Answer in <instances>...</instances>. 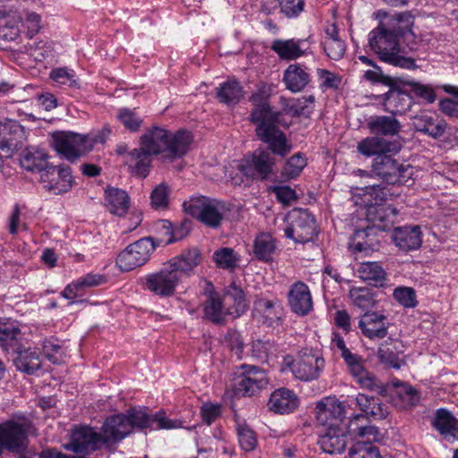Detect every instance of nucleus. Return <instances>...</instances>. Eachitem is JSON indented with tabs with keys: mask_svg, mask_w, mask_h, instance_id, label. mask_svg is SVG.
Wrapping results in <instances>:
<instances>
[{
	"mask_svg": "<svg viewBox=\"0 0 458 458\" xmlns=\"http://www.w3.org/2000/svg\"><path fill=\"white\" fill-rule=\"evenodd\" d=\"M350 458H381L379 450L369 442L356 441L349 450Z\"/></svg>",
	"mask_w": 458,
	"mask_h": 458,
	"instance_id": "nucleus-46",
	"label": "nucleus"
},
{
	"mask_svg": "<svg viewBox=\"0 0 458 458\" xmlns=\"http://www.w3.org/2000/svg\"><path fill=\"white\" fill-rule=\"evenodd\" d=\"M21 24L26 29L28 38H33L41 29V17L34 12H24L21 16Z\"/></svg>",
	"mask_w": 458,
	"mask_h": 458,
	"instance_id": "nucleus-53",
	"label": "nucleus"
},
{
	"mask_svg": "<svg viewBox=\"0 0 458 458\" xmlns=\"http://www.w3.org/2000/svg\"><path fill=\"white\" fill-rule=\"evenodd\" d=\"M420 401L418 392L410 386H403L397 391L395 404L402 409L416 405Z\"/></svg>",
	"mask_w": 458,
	"mask_h": 458,
	"instance_id": "nucleus-48",
	"label": "nucleus"
},
{
	"mask_svg": "<svg viewBox=\"0 0 458 458\" xmlns=\"http://www.w3.org/2000/svg\"><path fill=\"white\" fill-rule=\"evenodd\" d=\"M213 260L219 268L233 270L238 267L240 256L233 249L223 247L214 251Z\"/></svg>",
	"mask_w": 458,
	"mask_h": 458,
	"instance_id": "nucleus-41",
	"label": "nucleus"
},
{
	"mask_svg": "<svg viewBox=\"0 0 458 458\" xmlns=\"http://www.w3.org/2000/svg\"><path fill=\"white\" fill-rule=\"evenodd\" d=\"M325 430L318 439V445L323 452L330 454L344 452L347 443L348 427L329 428Z\"/></svg>",
	"mask_w": 458,
	"mask_h": 458,
	"instance_id": "nucleus-23",
	"label": "nucleus"
},
{
	"mask_svg": "<svg viewBox=\"0 0 458 458\" xmlns=\"http://www.w3.org/2000/svg\"><path fill=\"white\" fill-rule=\"evenodd\" d=\"M369 130L375 134L395 135L400 131V123L392 116H377L369 122Z\"/></svg>",
	"mask_w": 458,
	"mask_h": 458,
	"instance_id": "nucleus-40",
	"label": "nucleus"
},
{
	"mask_svg": "<svg viewBox=\"0 0 458 458\" xmlns=\"http://www.w3.org/2000/svg\"><path fill=\"white\" fill-rule=\"evenodd\" d=\"M237 432L241 447L246 452L254 450L258 444L255 432L245 424L238 425Z\"/></svg>",
	"mask_w": 458,
	"mask_h": 458,
	"instance_id": "nucleus-52",
	"label": "nucleus"
},
{
	"mask_svg": "<svg viewBox=\"0 0 458 458\" xmlns=\"http://www.w3.org/2000/svg\"><path fill=\"white\" fill-rule=\"evenodd\" d=\"M40 352L52 363H60L63 360L62 347L56 339L44 340L41 344Z\"/></svg>",
	"mask_w": 458,
	"mask_h": 458,
	"instance_id": "nucleus-51",
	"label": "nucleus"
},
{
	"mask_svg": "<svg viewBox=\"0 0 458 458\" xmlns=\"http://www.w3.org/2000/svg\"><path fill=\"white\" fill-rule=\"evenodd\" d=\"M445 125L444 121H437L436 114L430 111H423L413 117L414 128L433 138L442 136L445 131Z\"/></svg>",
	"mask_w": 458,
	"mask_h": 458,
	"instance_id": "nucleus-29",
	"label": "nucleus"
},
{
	"mask_svg": "<svg viewBox=\"0 0 458 458\" xmlns=\"http://www.w3.org/2000/svg\"><path fill=\"white\" fill-rule=\"evenodd\" d=\"M364 416L356 414L350 419L348 422V434L355 435L359 439L357 441L375 443L380 440L381 434L377 427L371 424L360 425V420H364Z\"/></svg>",
	"mask_w": 458,
	"mask_h": 458,
	"instance_id": "nucleus-32",
	"label": "nucleus"
},
{
	"mask_svg": "<svg viewBox=\"0 0 458 458\" xmlns=\"http://www.w3.org/2000/svg\"><path fill=\"white\" fill-rule=\"evenodd\" d=\"M355 400L357 406L363 413L364 419L370 417L374 420H383L389 413L387 405L380 402L379 398L365 394H358Z\"/></svg>",
	"mask_w": 458,
	"mask_h": 458,
	"instance_id": "nucleus-30",
	"label": "nucleus"
},
{
	"mask_svg": "<svg viewBox=\"0 0 458 458\" xmlns=\"http://www.w3.org/2000/svg\"><path fill=\"white\" fill-rule=\"evenodd\" d=\"M142 280L144 289L160 298L173 296L182 282L176 272L166 263L160 269L147 274Z\"/></svg>",
	"mask_w": 458,
	"mask_h": 458,
	"instance_id": "nucleus-12",
	"label": "nucleus"
},
{
	"mask_svg": "<svg viewBox=\"0 0 458 458\" xmlns=\"http://www.w3.org/2000/svg\"><path fill=\"white\" fill-rule=\"evenodd\" d=\"M364 203L369 206L367 210V218L372 224V226L381 231H386L396 222L398 211L391 205H384L382 202L387 199L400 196L401 191L394 188L392 191L379 185L365 187Z\"/></svg>",
	"mask_w": 458,
	"mask_h": 458,
	"instance_id": "nucleus-5",
	"label": "nucleus"
},
{
	"mask_svg": "<svg viewBox=\"0 0 458 458\" xmlns=\"http://www.w3.org/2000/svg\"><path fill=\"white\" fill-rule=\"evenodd\" d=\"M185 212L206 225L216 228L221 225L227 210L224 202L203 196L193 197L183 202Z\"/></svg>",
	"mask_w": 458,
	"mask_h": 458,
	"instance_id": "nucleus-7",
	"label": "nucleus"
},
{
	"mask_svg": "<svg viewBox=\"0 0 458 458\" xmlns=\"http://www.w3.org/2000/svg\"><path fill=\"white\" fill-rule=\"evenodd\" d=\"M284 364L293 375L302 381L317 379L325 367V360L318 350L302 349L294 359L287 357Z\"/></svg>",
	"mask_w": 458,
	"mask_h": 458,
	"instance_id": "nucleus-8",
	"label": "nucleus"
},
{
	"mask_svg": "<svg viewBox=\"0 0 458 458\" xmlns=\"http://www.w3.org/2000/svg\"><path fill=\"white\" fill-rule=\"evenodd\" d=\"M206 300L203 303L205 317L213 323H222L227 315L240 317L246 309L243 291L232 283L225 290L224 295L215 292L213 285L207 284Z\"/></svg>",
	"mask_w": 458,
	"mask_h": 458,
	"instance_id": "nucleus-4",
	"label": "nucleus"
},
{
	"mask_svg": "<svg viewBox=\"0 0 458 458\" xmlns=\"http://www.w3.org/2000/svg\"><path fill=\"white\" fill-rule=\"evenodd\" d=\"M400 148L399 141H389L378 136L367 137L357 145L358 152L367 157L372 156L377 157L388 153H396Z\"/></svg>",
	"mask_w": 458,
	"mask_h": 458,
	"instance_id": "nucleus-21",
	"label": "nucleus"
},
{
	"mask_svg": "<svg viewBox=\"0 0 458 458\" xmlns=\"http://www.w3.org/2000/svg\"><path fill=\"white\" fill-rule=\"evenodd\" d=\"M299 405V398L288 388L275 390L269 398V409L276 413L284 414L293 411Z\"/></svg>",
	"mask_w": 458,
	"mask_h": 458,
	"instance_id": "nucleus-25",
	"label": "nucleus"
},
{
	"mask_svg": "<svg viewBox=\"0 0 458 458\" xmlns=\"http://www.w3.org/2000/svg\"><path fill=\"white\" fill-rule=\"evenodd\" d=\"M202 261V255L198 249H189L183 250L179 255L169 259L166 264L176 272L182 280L183 276H190L191 273Z\"/></svg>",
	"mask_w": 458,
	"mask_h": 458,
	"instance_id": "nucleus-24",
	"label": "nucleus"
},
{
	"mask_svg": "<svg viewBox=\"0 0 458 458\" xmlns=\"http://www.w3.org/2000/svg\"><path fill=\"white\" fill-rule=\"evenodd\" d=\"M27 139L25 128L17 121L5 119L0 122V149L12 153Z\"/></svg>",
	"mask_w": 458,
	"mask_h": 458,
	"instance_id": "nucleus-18",
	"label": "nucleus"
},
{
	"mask_svg": "<svg viewBox=\"0 0 458 458\" xmlns=\"http://www.w3.org/2000/svg\"><path fill=\"white\" fill-rule=\"evenodd\" d=\"M307 165L306 158L300 153L291 157L282 170V175L286 179H294L300 175Z\"/></svg>",
	"mask_w": 458,
	"mask_h": 458,
	"instance_id": "nucleus-47",
	"label": "nucleus"
},
{
	"mask_svg": "<svg viewBox=\"0 0 458 458\" xmlns=\"http://www.w3.org/2000/svg\"><path fill=\"white\" fill-rule=\"evenodd\" d=\"M216 96L224 104L235 105L242 98L243 91L237 81H227L216 89Z\"/></svg>",
	"mask_w": 458,
	"mask_h": 458,
	"instance_id": "nucleus-39",
	"label": "nucleus"
},
{
	"mask_svg": "<svg viewBox=\"0 0 458 458\" xmlns=\"http://www.w3.org/2000/svg\"><path fill=\"white\" fill-rule=\"evenodd\" d=\"M282 13L287 18H296L303 11L305 7L304 0H277Z\"/></svg>",
	"mask_w": 458,
	"mask_h": 458,
	"instance_id": "nucleus-58",
	"label": "nucleus"
},
{
	"mask_svg": "<svg viewBox=\"0 0 458 458\" xmlns=\"http://www.w3.org/2000/svg\"><path fill=\"white\" fill-rule=\"evenodd\" d=\"M148 421L144 410L131 409L126 414L108 417L100 433L88 426L75 427L70 442L64 445V447L75 454H86L121 441L135 428H145Z\"/></svg>",
	"mask_w": 458,
	"mask_h": 458,
	"instance_id": "nucleus-1",
	"label": "nucleus"
},
{
	"mask_svg": "<svg viewBox=\"0 0 458 458\" xmlns=\"http://www.w3.org/2000/svg\"><path fill=\"white\" fill-rule=\"evenodd\" d=\"M324 50L333 60H340L345 53V44L341 38H329L324 40Z\"/></svg>",
	"mask_w": 458,
	"mask_h": 458,
	"instance_id": "nucleus-57",
	"label": "nucleus"
},
{
	"mask_svg": "<svg viewBox=\"0 0 458 458\" xmlns=\"http://www.w3.org/2000/svg\"><path fill=\"white\" fill-rule=\"evenodd\" d=\"M18 356L15 359L16 368L27 374H33L41 366V352L38 348L35 349H25L23 351H16Z\"/></svg>",
	"mask_w": 458,
	"mask_h": 458,
	"instance_id": "nucleus-36",
	"label": "nucleus"
},
{
	"mask_svg": "<svg viewBox=\"0 0 458 458\" xmlns=\"http://www.w3.org/2000/svg\"><path fill=\"white\" fill-rule=\"evenodd\" d=\"M242 372L236 382V389L242 395L252 396L268 385L269 379L264 369L246 364L242 365Z\"/></svg>",
	"mask_w": 458,
	"mask_h": 458,
	"instance_id": "nucleus-15",
	"label": "nucleus"
},
{
	"mask_svg": "<svg viewBox=\"0 0 458 458\" xmlns=\"http://www.w3.org/2000/svg\"><path fill=\"white\" fill-rule=\"evenodd\" d=\"M317 76L319 82V87L323 90L337 89L341 83V78L326 69H318Z\"/></svg>",
	"mask_w": 458,
	"mask_h": 458,
	"instance_id": "nucleus-59",
	"label": "nucleus"
},
{
	"mask_svg": "<svg viewBox=\"0 0 458 458\" xmlns=\"http://www.w3.org/2000/svg\"><path fill=\"white\" fill-rule=\"evenodd\" d=\"M411 92L416 97L420 98L428 103H433L436 99V94L433 88L429 85L422 84L417 81L409 83Z\"/></svg>",
	"mask_w": 458,
	"mask_h": 458,
	"instance_id": "nucleus-62",
	"label": "nucleus"
},
{
	"mask_svg": "<svg viewBox=\"0 0 458 458\" xmlns=\"http://www.w3.org/2000/svg\"><path fill=\"white\" fill-rule=\"evenodd\" d=\"M273 165L274 159L269 153L257 150L245 157L237 168L247 177L265 179L271 173Z\"/></svg>",
	"mask_w": 458,
	"mask_h": 458,
	"instance_id": "nucleus-16",
	"label": "nucleus"
},
{
	"mask_svg": "<svg viewBox=\"0 0 458 458\" xmlns=\"http://www.w3.org/2000/svg\"><path fill=\"white\" fill-rule=\"evenodd\" d=\"M277 200L284 205L289 204L296 199V193L290 186L281 185L272 188Z\"/></svg>",
	"mask_w": 458,
	"mask_h": 458,
	"instance_id": "nucleus-64",
	"label": "nucleus"
},
{
	"mask_svg": "<svg viewBox=\"0 0 458 458\" xmlns=\"http://www.w3.org/2000/svg\"><path fill=\"white\" fill-rule=\"evenodd\" d=\"M201 417L204 422L210 425L221 415V406L212 403H206L201 406Z\"/></svg>",
	"mask_w": 458,
	"mask_h": 458,
	"instance_id": "nucleus-63",
	"label": "nucleus"
},
{
	"mask_svg": "<svg viewBox=\"0 0 458 458\" xmlns=\"http://www.w3.org/2000/svg\"><path fill=\"white\" fill-rule=\"evenodd\" d=\"M387 318L381 312H366L359 321V328L362 335L370 340H378L387 335Z\"/></svg>",
	"mask_w": 458,
	"mask_h": 458,
	"instance_id": "nucleus-19",
	"label": "nucleus"
},
{
	"mask_svg": "<svg viewBox=\"0 0 458 458\" xmlns=\"http://www.w3.org/2000/svg\"><path fill=\"white\" fill-rule=\"evenodd\" d=\"M288 301L293 312L298 316L307 315L313 308L310 291L306 284L294 283L288 293Z\"/></svg>",
	"mask_w": 458,
	"mask_h": 458,
	"instance_id": "nucleus-22",
	"label": "nucleus"
},
{
	"mask_svg": "<svg viewBox=\"0 0 458 458\" xmlns=\"http://www.w3.org/2000/svg\"><path fill=\"white\" fill-rule=\"evenodd\" d=\"M370 230L371 229L368 227L364 230H357L354 233L350 243V247L353 250V251L365 252L367 254L374 250L373 242L369 239L365 240V238L369 236Z\"/></svg>",
	"mask_w": 458,
	"mask_h": 458,
	"instance_id": "nucleus-49",
	"label": "nucleus"
},
{
	"mask_svg": "<svg viewBox=\"0 0 458 458\" xmlns=\"http://www.w3.org/2000/svg\"><path fill=\"white\" fill-rule=\"evenodd\" d=\"M276 250V241L270 233L259 234L254 242V254L259 260H272Z\"/></svg>",
	"mask_w": 458,
	"mask_h": 458,
	"instance_id": "nucleus-38",
	"label": "nucleus"
},
{
	"mask_svg": "<svg viewBox=\"0 0 458 458\" xmlns=\"http://www.w3.org/2000/svg\"><path fill=\"white\" fill-rule=\"evenodd\" d=\"M20 164L25 170L38 172L40 175L41 172L49 166L47 164V155L45 151L32 146L26 148L22 151Z\"/></svg>",
	"mask_w": 458,
	"mask_h": 458,
	"instance_id": "nucleus-33",
	"label": "nucleus"
},
{
	"mask_svg": "<svg viewBox=\"0 0 458 458\" xmlns=\"http://www.w3.org/2000/svg\"><path fill=\"white\" fill-rule=\"evenodd\" d=\"M395 245L402 250L409 251L420 247L421 231L419 226L398 227L393 235Z\"/></svg>",
	"mask_w": 458,
	"mask_h": 458,
	"instance_id": "nucleus-28",
	"label": "nucleus"
},
{
	"mask_svg": "<svg viewBox=\"0 0 458 458\" xmlns=\"http://www.w3.org/2000/svg\"><path fill=\"white\" fill-rule=\"evenodd\" d=\"M316 419L325 428L348 425L344 423V406L335 396H326L317 403Z\"/></svg>",
	"mask_w": 458,
	"mask_h": 458,
	"instance_id": "nucleus-13",
	"label": "nucleus"
},
{
	"mask_svg": "<svg viewBox=\"0 0 458 458\" xmlns=\"http://www.w3.org/2000/svg\"><path fill=\"white\" fill-rule=\"evenodd\" d=\"M105 200L108 210L117 216H123L130 206L127 192L118 188H107L105 191Z\"/></svg>",
	"mask_w": 458,
	"mask_h": 458,
	"instance_id": "nucleus-35",
	"label": "nucleus"
},
{
	"mask_svg": "<svg viewBox=\"0 0 458 458\" xmlns=\"http://www.w3.org/2000/svg\"><path fill=\"white\" fill-rule=\"evenodd\" d=\"M117 119L131 132L138 131L143 123L141 116L134 109L127 107H123L118 110Z\"/></svg>",
	"mask_w": 458,
	"mask_h": 458,
	"instance_id": "nucleus-45",
	"label": "nucleus"
},
{
	"mask_svg": "<svg viewBox=\"0 0 458 458\" xmlns=\"http://www.w3.org/2000/svg\"><path fill=\"white\" fill-rule=\"evenodd\" d=\"M156 243L150 237L141 238L128 245L120 252L116 264L122 271H131L146 264L156 250Z\"/></svg>",
	"mask_w": 458,
	"mask_h": 458,
	"instance_id": "nucleus-11",
	"label": "nucleus"
},
{
	"mask_svg": "<svg viewBox=\"0 0 458 458\" xmlns=\"http://www.w3.org/2000/svg\"><path fill=\"white\" fill-rule=\"evenodd\" d=\"M111 133L108 126H104L99 131H90L88 134H82L86 145L87 152L89 151L97 143H104Z\"/></svg>",
	"mask_w": 458,
	"mask_h": 458,
	"instance_id": "nucleus-60",
	"label": "nucleus"
},
{
	"mask_svg": "<svg viewBox=\"0 0 458 458\" xmlns=\"http://www.w3.org/2000/svg\"><path fill=\"white\" fill-rule=\"evenodd\" d=\"M148 424L145 428H149L151 429H175L182 428L183 422L180 420H171L166 416L165 411H159L153 416H148Z\"/></svg>",
	"mask_w": 458,
	"mask_h": 458,
	"instance_id": "nucleus-43",
	"label": "nucleus"
},
{
	"mask_svg": "<svg viewBox=\"0 0 458 458\" xmlns=\"http://www.w3.org/2000/svg\"><path fill=\"white\" fill-rule=\"evenodd\" d=\"M284 235L295 242H310L318 234L314 217L307 209L295 208L285 216Z\"/></svg>",
	"mask_w": 458,
	"mask_h": 458,
	"instance_id": "nucleus-10",
	"label": "nucleus"
},
{
	"mask_svg": "<svg viewBox=\"0 0 458 458\" xmlns=\"http://www.w3.org/2000/svg\"><path fill=\"white\" fill-rule=\"evenodd\" d=\"M52 146L63 157L74 160L87 152L82 134L56 131L52 134Z\"/></svg>",
	"mask_w": 458,
	"mask_h": 458,
	"instance_id": "nucleus-14",
	"label": "nucleus"
},
{
	"mask_svg": "<svg viewBox=\"0 0 458 458\" xmlns=\"http://www.w3.org/2000/svg\"><path fill=\"white\" fill-rule=\"evenodd\" d=\"M20 329L13 324H5L0 327V346L6 352L17 351Z\"/></svg>",
	"mask_w": 458,
	"mask_h": 458,
	"instance_id": "nucleus-44",
	"label": "nucleus"
},
{
	"mask_svg": "<svg viewBox=\"0 0 458 458\" xmlns=\"http://www.w3.org/2000/svg\"><path fill=\"white\" fill-rule=\"evenodd\" d=\"M21 34V15L13 9H0V38L15 40Z\"/></svg>",
	"mask_w": 458,
	"mask_h": 458,
	"instance_id": "nucleus-27",
	"label": "nucleus"
},
{
	"mask_svg": "<svg viewBox=\"0 0 458 458\" xmlns=\"http://www.w3.org/2000/svg\"><path fill=\"white\" fill-rule=\"evenodd\" d=\"M355 380L361 388L375 392L380 395H384L386 393V386L367 370Z\"/></svg>",
	"mask_w": 458,
	"mask_h": 458,
	"instance_id": "nucleus-54",
	"label": "nucleus"
},
{
	"mask_svg": "<svg viewBox=\"0 0 458 458\" xmlns=\"http://www.w3.org/2000/svg\"><path fill=\"white\" fill-rule=\"evenodd\" d=\"M266 87H260L250 97L254 106L250 113V121L256 125L258 138L267 145L276 155L284 157L292 149V144L279 129L282 123V112L275 111L268 103Z\"/></svg>",
	"mask_w": 458,
	"mask_h": 458,
	"instance_id": "nucleus-3",
	"label": "nucleus"
},
{
	"mask_svg": "<svg viewBox=\"0 0 458 458\" xmlns=\"http://www.w3.org/2000/svg\"><path fill=\"white\" fill-rule=\"evenodd\" d=\"M356 274L361 280L375 286L383 285L386 272L377 262H362L356 268Z\"/></svg>",
	"mask_w": 458,
	"mask_h": 458,
	"instance_id": "nucleus-37",
	"label": "nucleus"
},
{
	"mask_svg": "<svg viewBox=\"0 0 458 458\" xmlns=\"http://www.w3.org/2000/svg\"><path fill=\"white\" fill-rule=\"evenodd\" d=\"M371 172L388 184L401 185L412 179L413 167L409 164L400 163L386 154L374 158Z\"/></svg>",
	"mask_w": 458,
	"mask_h": 458,
	"instance_id": "nucleus-9",
	"label": "nucleus"
},
{
	"mask_svg": "<svg viewBox=\"0 0 458 458\" xmlns=\"http://www.w3.org/2000/svg\"><path fill=\"white\" fill-rule=\"evenodd\" d=\"M283 81L287 89L292 92H300L309 84L310 76L305 68L299 64H293L284 71Z\"/></svg>",
	"mask_w": 458,
	"mask_h": 458,
	"instance_id": "nucleus-34",
	"label": "nucleus"
},
{
	"mask_svg": "<svg viewBox=\"0 0 458 458\" xmlns=\"http://www.w3.org/2000/svg\"><path fill=\"white\" fill-rule=\"evenodd\" d=\"M369 45L379 59L394 66L413 69L415 62L401 54L398 32L385 27H377L369 34Z\"/></svg>",
	"mask_w": 458,
	"mask_h": 458,
	"instance_id": "nucleus-6",
	"label": "nucleus"
},
{
	"mask_svg": "<svg viewBox=\"0 0 458 458\" xmlns=\"http://www.w3.org/2000/svg\"><path fill=\"white\" fill-rule=\"evenodd\" d=\"M40 182L47 191L61 194L72 188L73 179L69 166L49 165L41 172Z\"/></svg>",
	"mask_w": 458,
	"mask_h": 458,
	"instance_id": "nucleus-17",
	"label": "nucleus"
},
{
	"mask_svg": "<svg viewBox=\"0 0 458 458\" xmlns=\"http://www.w3.org/2000/svg\"><path fill=\"white\" fill-rule=\"evenodd\" d=\"M50 78L56 83L69 87H78L77 76L73 70L65 67L52 70Z\"/></svg>",
	"mask_w": 458,
	"mask_h": 458,
	"instance_id": "nucleus-55",
	"label": "nucleus"
},
{
	"mask_svg": "<svg viewBox=\"0 0 458 458\" xmlns=\"http://www.w3.org/2000/svg\"><path fill=\"white\" fill-rule=\"evenodd\" d=\"M386 108L393 114H402L411 106L410 98L395 89L389 90L386 94Z\"/></svg>",
	"mask_w": 458,
	"mask_h": 458,
	"instance_id": "nucleus-42",
	"label": "nucleus"
},
{
	"mask_svg": "<svg viewBox=\"0 0 458 458\" xmlns=\"http://www.w3.org/2000/svg\"><path fill=\"white\" fill-rule=\"evenodd\" d=\"M350 296L354 305L361 309L369 307L373 302L371 294L367 288H352L350 291Z\"/></svg>",
	"mask_w": 458,
	"mask_h": 458,
	"instance_id": "nucleus-61",
	"label": "nucleus"
},
{
	"mask_svg": "<svg viewBox=\"0 0 458 458\" xmlns=\"http://www.w3.org/2000/svg\"><path fill=\"white\" fill-rule=\"evenodd\" d=\"M432 425L446 440L458 439V420L447 410H437Z\"/></svg>",
	"mask_w": 458,
	"mask_h": 458,
	"instance_id": "nucleus-26",
	"label": "nucleus"
},
{
	"mask_svg": "<svg viewBox=\"0 0 458 458\" xmlns=\"http://www.w3.org/2000/svg\"><path fill=\"white\" fill-rule=\"evenodd\" d=\"M270 48L280 59L292 61L305 55L309 49V44L307 39L277 38L272 41Z\"/></svg>",
	"mask_w": 458,
	"mask_h": 458,
	"instance_id": "nucleus-20",
	"label": "nucleus"
},
{
	"mask_svg": "<svg viewBox=\"0 0 458 458\" xmlns=\"http://www.w3.org/2000/svg\"><path fill=\"white\" fill-rule=\"evenodd\" d=\"M393 295L395 301L405 308H414L417 305L416 293L411 287H397Z\"/></svg>",
	"mask_w": 458,
	"mask_h": 458,
	"instance_id": "nucleus-56",
	"label": "nucleus"
},
{
	"mask_svg": "<svg viewBox=\"0 0 458 458\" xmlns=\"http://www.w3.org/2000/svg\"><path fill=\"white\" fill-rule=\"evenodd\" d=\"M283 111L293 117H308L313 112L315 98L313 96H302L300 98H282Z\"/></svg>",
	"mask_w": 458,
	"mask_h": 458,
	"instance_id": "nucleus-31",
	"label": "nucleus"
},
{
	"mask_svg": "<svg viewBox=\"0 0 458 458\" xmlns=\"http://www.w3.org/2000/svg\"><path fill=\"white\" fill-rule=\"evenodd\" d=\"M191 140V135L187 131L171 133L165 128L152 127L140 137V147L127 154L126 164L133 174L146 178L153 156L165 152V157L169 160L180 158L188 152Z\"/></svg>",
	"mask_w": 458,
	"mask_h": 458,
	"instance_id": "nucleus-2",
	"label": "nucleus"
},
{
	"mask_svg": "<svg viewBox=\"0 0 458 458\" xmlns=\"http://www.w3.org/2000/svg\"><path fill=\"white\" fill-rule=\"evenodd\" d=\"M170 188L165 183L161 182L157 185L150 194V203L155 209H164L168 207Z\"/></svg>",
	"mask_w": 458,
	"mask_h": 458,
	"instance_id": "nucleus-50",
	"label": "nucleus"
}]
</instances>
